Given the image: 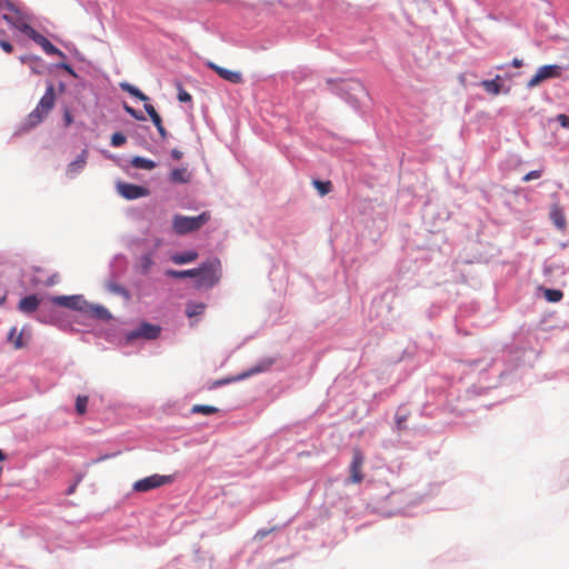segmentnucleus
Returning a JSON list of instances; mask_svg holds the SVG:
<instances>
[{"instance_id": "nucleus-16", "label": "nucleus", "mask_w": 569, "mask_h": 569, "mask_svg": "<svg viewBox=\"0 0 569 569\" xmlns=\"http://www.w3.org/2000/svg\"><path fill=\"white\" fill-rule=\"evenodd\" d=\"M170 259L176 264H186L196 261L198 259V252L194 250L179 252L172 254Z\"/></svg>"}, {"instance_id": "nucleus-2", "label": "nucleus", "mask_w": 569, "mask_h": 569, "mask_svg": "<svg viewBox=\"0 0 569 569\" xmlns=\"http://www.w3.org/2000/svg\"><path fill=\"white\" fill-rule=\"evenodd\" d=\"M56 103V93H54V87L52 83H50L47 87V90L42 98L40 99L39 103L32 110L28 118H27V124L29 128L36 127L39 123H41L50 113V111L53 109Z\"/></svg>"}, {"instance_id": "nucleus-21", "label": "nucleus", "mask_w": 569, "mask_h": 569, "mask_svg": "<svg viewBox=\"0 0 569 569\" xmlns=\"http://www.w3.org/2000/svg\"><path fill=\"white\" fill-rule=\"evenodd\" d=\"M166 274L171 278H196V277H198V271H197V268L188 269V270L168 269L166 271Z\"/></svg>"}, {"instance_id": "nucleus-28", "label": "nucleus", "mask_w": 569, "mask_h": 569, "mask_svg": "<svg viewBox=\"0 0 569 569\" xmlns=\"http://www.w3.org/2000/svg\"><path fill=\"white\" fill-rule=\"evenodd\" d=\"M144 110L151 118L154 126H159L162 122L160 114L156 111L152 104L144 103Z\"/></svg>"}, {"instance_id": "nucleus-18", "label": "nucleus", "mask_w": 569, "mask_h": 569, "mask_svg": "<svg viewBox=\"0 0 569 569\" xmlns=\"http://www.w3.org/2000/svg\"><path fill=\"white\" fill-rule=\"evenodd\" d=\"M22 337L23 332H18L17 327H12L8 333V342L12 343L16 349H21L24 347Z\"/></svg>"}, {"instance_id": "nucleus-29", "label": "nucleus", "mask_w": 569, "mask_h": 569, "mask_svg": "<svg viewBox=\"0 0 569 569\" xmlns=\"http://www.w3.org/2000/svg\"><path fill=\"white\" fill-rule=\"evenodd\" d=\"M88 401H89V399H88L87 396H78L77 397V399H76V411L79 415H84L86 413Z\"/></svg>"}, {"instance_id": "nucleus-15", "label": "nucleus", "mask_w": 569, "mask_h": 569, "mask_svg": "<svg viewBox=\"0 0 569 569\" xmlns=\"http://www.w3.org/2000/svg\"><path fill=\"white\" fill-rule=\"evenodd\" d=\"M87 157H88V151L83 150L81 152V154L74 161L69 163V166L67 168V174L72 178L77 173H79L84 168V166L87 163Z\"/></svg>"}, {"instance_id": "nucleus-4", "label": "nucleus", "mask_w": 569, "mask_h": 569, "mask_svg": "<svg viewBox=\"0 0 569 569\" xmlns=\"http://www.w3.org/2000/svg\"><path fill=\"white\" fill-rule=\"evenodd\" d=\"M173 481L172 476L152 475L143 479L137 480L132 488L138 492H147Z\"/></svg>"}, {"instance_id": "nucleus-36", "label": "nucleus", "mask_w": 569, "mask_h": 569, "mask_svg": "<svg viewBox=\"0 0 569 569\" xmlns=\"http://www.w3.org/2000/svg\"><path fill=\"white\" fill-rule=\"evenodd\" d=\"M63 121L66 127H69L73 122V117L70 112V110L66 109L63 113Z\"/></svg>"}, {"instance_id": "nucleus-20", "label": "nucleus", "mask_w": 569, "mask_h": 569, "mask_svg": "<svg viewBox=\"0 0 569 569\" xmlns=\"http://www.w3.org/2000/svg\"><path fill=\"white\" fill-rule=\"evenodd\" d=\"M12 27L17 30H19L20 32H22L23 34H26L27 37H29L30 39H34V37L39 33L37 30H34L30 24L21 21V20H17V22H12Z\"/></svg>"}, {"instance_id": "nucleus-45", "label": "nucleus", "mask_w": 569, "mask_h": 569, "mask_svg": "<svg viewBox=\"0 0 569 569\" xmlns=\"http://www.w3.org/2000/svg\"><path fill=\"white\" fill-rule=\"evenodd\" d=\"M224 381H218L216 382L217 386L222 385Z\"/></svg>"}, {"instance_id": "nucleus-13", "label": "nucleus", "mask_w": 569, "mask_h": 569, "mask_svg": "<svg viewBox=\"0 0 569 569\" xmlns=\"http://www.w3.org/2000/svg\"><path fill=\"white\" fill-rule=\"evenodd\" d=\"M33 41L37 44H39L47 54L57 56L62 59L66 58V54L60 49H58L56 46H53L44 36L38 33L34 37Z\"/></svg>"}, {"instance_id": "nucleus-10", "label": "nucleus", "mask_w": 569, "mask_h": 569, "mask_svg": "<svg viewBox=\"0 0 569 569\" xmlns=\"http://www.w3.org/2000/svg\"><path fill=\"white\" fill-rule=\"evenodd\" d=\"M207 66L211 70H213L220 78H222L223 80H226L230 83L238 84V83L243 82L242 73L239 71L229 70V69L220 67L217 63L211 62V61H209L207 63Z\"/></svg>"}, {"instance_id": "nucleus-3", "label": "nucleus", "mask_w": 569, "mask_h": 569, "mask_svg": "<svg viewBox=\"0 0 569 569\" xmlns=\"http://www.w3.org/2000/svg\"><path fill=\"white\" fill-rule=\"evenodd\" d=\"M210 218L211 216L208 211H203L197 217L176 214L172 220V228L178 234H187L199 230L210 220Z\"/></svg>"}, {"instance_id": "nucleus-34", "label": "nucleus", "mask_w": 569, "mask_h": 569, "mask_svg": "<svg viewBox=\"0 0 569 569\" xmlns=\"http://www.w3.org/2000/svg\"><path fill=\"white\" fill-rule=\"evenodd\" d=\"M557 121L560 123L562 128L569 129V117L561 113L557 116Z\"/></svg>"}, {"instance_id": "nucleus-12", "label": "nucleus", "mask_w": 569, "mask_h": 569, "mask_svg": "<svg viewBox=\"0 0 569 569\" xmlns=\"http://www.w3.org/2000/svg\"><path fill=\"white\" fill-rule=\"evenodd\" d=\"M83 313L103 321H108L112 317L106 307L101 305H92L89 302H87V307L84 308Z\"/></svg>"}, {"instance_id": "nucleus-37", "label": "nucleus", "mask_w": 569, "mask_h": 569, "mask_svg": "<svg viewBox=\"0 0 569 569\" xmlns=\"http://www.w3.org/2000/svg\"><path fill=\"white\" fill-rule=\"evenodd\" d=\"M0 47L7 52V53H10L12 52L13 50V47L10 42L8 41H4V40H1L0 41Z\"/></svg>"}, {"instance_id": "nucleus-38", "label": "nucleus", "mask_w": 569, "mask_h": 569, "mask_svg": "<svg viewBox=\"0 0 569 569\" xmlns=\"http://www.w3.org/2000/svg\"><path fill=\"white\" fill-rule=\"evenodd\" d=\"M156 128H157V130H158V132H159L160 137H161L162 139H166V138H167V136H168V132H167L166 128L163 127L162 122H161L159 126H156Z\"/></svg>"}, {"instance_id": "nucleus-9", "label": "nucleus", "mask_w": 569, "mask_h": 569, "mask_svg": "<svg viewBox=\"0 0 569 569\" xmlns=\"http://www.w3.org/2000/svg\"><path fill=\"white\" fill-rule=\"evenodd\" d=\"M160 333V327L142 322L136 330L128 333L127 338L129 340H134L138 338L144 339H156Z\"/></svg>"}, {"instance_id": "nucleus-6", "label": "nucleus", "mask_w": 569, "mask_h": 569, "mask_svg": "<svg viewBox=\"0 0 569 569\" xmlns=\"http://www.w3.org/2000/svg\"><path fill=\"white\" fill-rule=\"evenodd\" d=\"M365 463V456L359 448H355L352 451V460L349 467L350 477L349 481L351 483H360L363 481L365 475L362 472V467Z\"/></svg>"}, {"instance_id": "nucleus-26", "label": "nucleus", "mask_w": 569, "mask_h": 569, "mask_svg": "<svg viewBox=\"0 0 569 569\" xmlns=\"http://www.w3.org/2000/svg\"><path fill=\"white\" fill-rule=\"evenodd\" d=\"M312 184L321 196H326L332 190V183L330 181L313 180Z\"/></svg>"}, {"instance_id": "nucleus-40", "label": "nucleus", "mask_w": 569, "mask_h": 569, "mask_svg": "<svg viewBox=\"0 0 569 569\" xmlns=\"http://www.w3.org/2000/svg\"><path fill=\"white\" fill-rule=\"evenodd\" d=\"M182 156H183V153L178 149H173L171 151V157L176 160H180L182 158Z\"/></svg>"}, {"instance_id": "nucleus-31", "label": "nucleus", "mask_w": 569, "mask_h": 569, "mask_svg": "<svg viewBox=\"0 0 569 569\" xmlns=\"http://www.w3.org/2000/svg\"><path fill=\"white\" fill-rule=\"evenodd\" d=\"M123 109L128 114H130L136 120H144L146 119L140 111H137L136 109H133L132 107H130L127 103L123 104Z\"/></svg>"}, {"instance_id": "nucleus-42", "label": "nucleus", "mask_w": 569, "mask_h": 569, "mask_svg": "<svg viewBox=\"0 0 569 569\" xmlns=\"http://www.w3.org/2000/svg\"><path fill=\"white\" fill-rule=\"evenodd\" d=\"M3 20L7 21L10 26H12V22H17V20H13L10 16L4 14Z\"/></svg>"}, {"instance_id": "nucleus-33", "label": "nucleus", "mask_w": 569, "mask_h": 569, "mask_svg": "<svg viewBox=\"0 0 569 569\" xmlns=\"http://www.w3.org/2000/svg\"><path fill=\"white\" fill-rule=\"evenodd\" d=\"M540 176H541V172H540L539 170H532V171L528 172V173L522 178V180H523L525 182H528V181H531V180H533V179H538V178H540Z\"/></svg>"}, {"instance_id": "nucleus-30", "label": "nucleus", "mask_w": 569, "mask_h": 569, "mask_svg": "<svg viewBox=\"0 0 569 569\" xmlns=\"http://www.w3.org/2000/svg\"><path fill=\"white\" fill-rule=\"evenodd\" d=\"M127 141V138L124 134H122L121 132H116L111 136V146L112 147H121L122 144H124Z\"/></svg>"}, {"instance_id": "nucleus-27", "label": "nucleus", "mask_w": 569, "mask_h": 569, "mask_svg": "<svg viewBox=\"0 0 569 569\" xmlns=\"http://www.w3.org/2000/svg\"><path fill=\"white\" fill-rule=\"evenodd\" d=\"M563 293L560 290L557 289H546L545 290V298L550 302H558L562 299Z\"/></svg>"}, {"instance_id": "nucleus-24", "label": "nucleus", "mask_w": 569, "mask_h": 569, "mask_svg": "<svg viewBox=\"0 0 569 569\" xmlns=\"http://www.w3.org/2000/svg\"><path fill=\"white\" fill-rule=\"evenodd\" d=\"M498 79H499V76H497V79L495 80H483L481 82V86L485 88L486 91H488L489 93H492L495 96L499 94L500 93V90H501V86L500 83L498 82Z\"/></svg>"}, {"instance_id": "nucleus-23", "label": "nucleus", "mask_w": 569, "mask_h": 569, "mask_svg": "<svg viewBox=\"0 0 569 569\" xmlns=\"http://www.w3.org/2000/svg\"><path fill=\"white\" fill-rule=\"evenodd\" d=\"M131 164L137 169L152 170L156 168V162L142 157H134L131 160Z\"/></svg>"}, {"instance_id": "nucleus-43", "label": "nucleus", "mask_w": 569, "mask_h": 569, "mask_svg": "<svg viewBox=\"0 0 569 569\" xmlns=\"http://www.w3.org/2000/svg\"><path fill=\"white\" fill-rule=\"evenodd\" d=\"M6 459V455L0 450V461H3Z\"/></svg>"}, {"instance_id": "nucleus-1", "label": "nucleus", "mask_w": 569, "mask_h": 569, "mask_svg": "<svg viewBox=\"0 0 569 569\" xmlns=\"http://www.w3.org/2000/svg\"><path fill=\"white\" fill-rule=\"evenodd\" d=\"M197 271L196 288L211 289L218 284L221 279V262L217 258L208 260L197 268Z\"/></svg>"}, {"instance_id": "nucleus-11", "label": "nucleus", "mask_w": 569, "mask_h": 569, "mask_svg": "<svg viewBox=\"0 0 569 569\" xmlns=\"http://www.w3.org/2000/svg\"><path fill=\"white\" fill-rule=\"evenodd\" d=\"M549 218L552 221L553 226L558 230H560V231L566 230L567 220H566L563 208L559 203H553L550 207Z\"/></svg>"}, {"instance_id": "nucleus-14", "label": "nucleus", "mask_w": 569, "mask_h": 569, "mask_svg": "<svg viewBox=\"0 0 569 569\" xmlns=\"http://www.w3.org/2000/svg\"><path fill=\"white\" fill-rule=\"evenodd\" d=\"M40 299L36 295H30L19 301V310L23 313H31L38 309Z\"/></svg>"}, {"instance_id": "nucleus-35", "label": "nucleus", "mask_w": 569, "mask_h": 569, "mask_svg": "<svg viewBox=\"0 0 569 569\" xmlns=\"http://www.w3.org/2000/svg\"><path fill=\"white\" fill-rule=\"evenodd\" d=\"M109 288H110V290H111L112 292H116V293H118V295L128 296V291H127L123 287H121V286H119V284H110V287H109Z\"/></svg>"}, {"instance_id": "nucleus-44", "label": "nucleus", "mask_w": 569, "mask_h": 569, "mask_svg": "<svg viewBox=\"0 0 569 569\" xmlns=\"http://www.w3.org/2000/svg\"><path fill=\"white\" fill-rule=\"evenodd\" d=\"M403 421H405V419H403V418H399V419L397 420V423H398L399 428L401 427V423H402Z\"/></svg>"}, {"instance_id": "nucleus-22", "label": "nucleus", "mask_w": 569, "mask_h": 569, "mask_svg": "<svg viewBox=\"0 0 569 569\" xmlns=\"http://www.w3.org/2000/svg\"><path fill=\"white\" fill-rule=\"evenodd\" d=\"M206 309V305L202 303V302H188L187 303V307H186V315L189 317V318H192V317H196V316H200L203 313Z\"/></svg>"}, {"instance_id": "nucleus-7", "label": "nucleus", "mask_w": 569, "mask_h": 569, "mask_svg": "<svg viewBox=\"0 0 569 569\" xmlns=\"http://www.w3.org/2000/svg\"><path fill=\"white\" fill-rule=\"evenodd\" d=\"M52 302L60 307L83 312L88 301L82 296H56L52 298Z\"/></svg>"}, {"instance_id": "nucleus-19", "label": "nucleus", "mask_w": 569, "mask_h": 569, "mask_svg": "<svg viewBox=\"0 0 569 569\" xmlns=\"http://www.w3.org/2000/svg\"><path fill=\"white\" fill-rule=\"evenodd\" d=\"M120 88L124 92H128L129 94H131L132 97H134L141 101L146 102L149 100V97L147 94H144L141 90H139L138 88H136L134 86H132L128 82H121Z\"/></svg>"}, {"instance_id": "nucleus-5", "label": "nucleus", "mask_w": 569, "mask_h": 569, "mask_svg": "<svg viewBox=\"0 0 569 569\" xmlns=\"http://www.w3.org/2000/svg\"><path fill=\"white\" fill-rule=\"evenodd\" d=\"M563 68L558 64H546L540 67L535 76L528 81V88H535L539 86L542 81L559 78L562 73Z\"/></svg>"}, {"instance_id": "nucleus-25", "label": "nucleus", "mask_w": 569, "mask_h": 569, "mask_svg": "<svg viewBox=\"0 0 569 569\" xmlns=\"http://www.w3.org/2000/svg\"><path fill=\"white\" fill-rule=\"evenodd\" d=\"M218 411H219V409L217 407L210 406V405H194L191 408L192 413H201V415H206V416L214 415Z\"/></svg>"}, {"instance_id": "nucleus-41", "label": "nucleus", "mask_w": 569, "mask_h": 569, "mask_svg": "<svg viewBox=\"0 0 569 569\" xmlns=\"http://www.w3.org/2000/svg\"><path fill=\"white\" fill-rule=\"evenodd\" d=\"M512 66H513L515 68H520V67L522 66V60H520V59H518V58H515V59L512 60Z\"/></svg>"}, {"instance_id": "nucleus-32", "label": "nucleus", "mask_w": 569, "mask_h": 569, "mask_svg": "<svg viewBox=\"0 0 569 569\" xmlns=\"http://www.w3.org/2000/svg\"><path fill=\"white\" fill-rule=\"evenodd\" d=\"M178 100L180 102H190L192 100V97L190 93H188L183 89H180L178 92Z\"/></svg>"}, {"instance_id": "nucleus-8", "label": "nucleus", "mask_w": 569, "mask_h": 569, "mask_svg": "<svg viewBox=\"0 0 569 569\" xmlns=\"http://www.w3.org/2000/svg\"><path fill=\"white\" fill-rule=\"evenodd\" d=\"M118 192L128 200H134L149 194L147 188L128 182H119L117 184Z\"/></svg>"}, {"instance_id": "nucleus-39", "label": "nucleus", "mask_w": 569, "mask_h": 569, "mask_svg": "<svg viewBox=\"0 0 569 569\" xmlns=\"http://www.w3.org/2000/svg\"><path fill=\"white\" fill-rule=\"evenodd\" d=\"M59 67L61 69L66 70L68 73L72 74V76H76L73 69L68 63H61Z\"/></svg>"}, {"instance_id": "nucleus-17", "label": "nucleus", "mask_w": 569, "mask_h": 569, "mask_svg": "<svg viewBox=\"0 0 569 569\" xmlns=\"http://www.w3.org/2000/svg\"><path fill=\"white\" fill-rule=\"evenodd\" d=\"M169 180L173 183H188L191 180V173L187 168H176L170 172Z\"/></svg>"}]
</instances>
